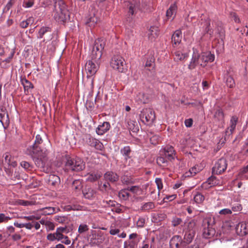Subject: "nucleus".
I'll list each match as a JSON object with an SVG mask.
<instances>
[{
    "label": "nucleus",
    "mask_w": 248,
    "mask_h": 248,
    "mask_svg": "<svg viewBox=\"0 0 248 248\" xmlns=\"http://www.w3.org/2000/svg\"><path fill=\"white\" fill-rule=\"evenodd\" d=\"M202 170L201 167L198 165H195L190 168L188 171L185 173L186 177H192L195 176L197 173L201 171Z\"/></svg>",
    "instance_id": "nucleus-27"
},
{
    "label": "nucleus",
    "mask_w": 248,
    "mask_h": 248,
    "mask_svg": "<svg viewBox=\"0 0 248 248\" xmlns=\"http://www.w3.org/2000/svg\"><path fill=\"white\" fill-rule=\"evenodd\" d=\"M225 78H226V83L227 86L229 88H233L235 85V82L233 78L229 75L228 73Z\"/></svg>",
    "instance_id": "nucleus-41"
},
{
    "label": "nucleus",
    "mask_w": 248,
    "mask_h": 248,
    "mask_svg": "<svg viewBox=\"0 0 248 248\" xmlns=\"http://www.w3.org/2000/svg\"><path fill=\"white\" fill-rule=\"evenodd\" d=\"M227 161L225 158L218 159L212 168V173L214 174H220L224 172L227 167Z\"/></svg>",
    "instance_id": "nucleus-10"
},
{
    "label": "nucleus",
    "mask_w": 248,
    "mask_h": 248,
    "mask_svg": "<svg viewBox=\"0 0 248 248\" xmlns=\"http://www.w3.org/2000/svg\"><path fill=\"white\" fill-rule=\"evenodd\" d=\"M110 64L113 69L119 72H124L126 69L125 60L120 55H114L111 59Z\"/></svg>",
    "instance_id": "nucleus-5"
},
{
    "label": "nucleus",
    "mask_w": 248,
    "mask_h": 248,
    "mask_svg": "<svg viewBox=\"0 0 248 248\" xmlns=\"http://www.w3.org/2000/svg\"><path fill=\"white\" fill-rule=\"evenodd\" d=\"M154 59L151 57L149 60H147L145 64V66L153 68L154 67Z\"/></svg>",
    "instance_id": "nucleus-61"
},
{
    "label": "nucleus",
    "mask_w": 248,
    "mask_h": 248,
    "mask_svg": "<svg viewBox=\"0 0 248 248\" xmlns=\"http://www.w3.org/2000/svg\"><path fill=\"white\" fill-rule=\"evenodd\" d=\"M182 31L180 30H176L172 35L171 40L173 47H177L181 42Z\"/></svg>",
    "instance_id": "nucleus-19"
},
{
    "label": "nucleus",
    "mask_w": 248,
    "mask_h": 248,
    "mask_svg": "<svg viewBox=\"0 0 248 248\" xmlns=\"http://www.w3.org/2000/svg\"><path fill=\"white\" fill-rule=\"evenodd\" d=\"M140 117L144 124H152L155 118V111L150 108H143L140 114Z\"/></svg>",
    "instance_id": "nucleus-6"
},
{
    "label": "nucleus",
    "mask_w": 248,
    "mask_h": 248,
    "mask_svg": "<svg viewBox=\"0 0 248 248\" xmlns=\"http://www.w3.org/2000/svg\"><path fill=\"white\" fill-rule=\"evenodd\" d=\"M195 234V231H186L184 236L183 241L186 246L190 244L193 240Z\"/></svg>",
    "instance_id": "nucleus-22"
},
{
    "label": "nucleus",
    "mask_w": 248,
    "mask_h": 248,
    "mask_svg": "<svg viewBox=\"0 0 248 248\" xmlns=\"http://www.w3.org/2000/svg\"><path fill=\"white\" fill-rule=\"evenodd\" d=\"M194 201L197 204H201L204 200V196L200 193H197L194 197Z\"/></svg>",
    "instance_id": "nucleus-43"
},
{
    "label": "nucleus",
    "mask_w": 248,
    "mask_h": 248,
    "mask_svg": "<svg viewBox=\"0 0 248 248\" xmlns=\"http://www.w3.org/2000/svg\"><path fill=\"white\" fill-rule=\"evenodd\" d=\"M121 181L123 184L125 185H129L133 183V181L130 178L125 176L122 177Z\"/></svg>",
    "instance_id": "nucleus-57"
},
{
    "label": "nucleus",
    "mask_w": 248,
    "mask_h": 248,
    "mask_svg": "<svg viewBox=\"0 0 248 248\" xmlns=\"http://www.w3.org/2000/svg\"><path fill=\"white\" fill-rule=\"evenodd\" d=\"M211 221V218H205L202 221V235L204 238L206 239L212 238L216 233L215 230L210 225Z\"/></svg>",
    "instance_id": "nucleus-7"
},
{
    "label": "nucleus",
    "mask_w": 248,
    "mask_h": 248,
    "mask_svg": "<svg viewBox=\"0 0 248 248\" xmlns=\"http://www.w3.org/2000/svg\"><path fill=\"white\" fill-rule=\"evenodd\" d=\"M170 246L171 248H185L186 247L182 237L178 235H175L170 239Z\"/></svg>",
    "instance_id": "nucleus-11"
},
{
    "label": "nucleus",
    "mask_w": 248,
    "mask_h": 248,
    "mask_svg": "<svg viewBox=\"0 0 248 248\" xmlns=\"http://www.w3.org/2000/svg\"><path fill=\"white\" fill-rule=\"evenodd\" d=\"M21 84L24 87V92L26 94L29 93V90L33 88V84L25 78H21Z\"/></svg>",
    "instance_id": "nucleus-26"
},
{
    "label": "nucleus",
    "mask_w": 248,
    "mask_h": 248,
    "mask_svg": "<svg viewBox=\"0 0 248 248\" xmlns=\"http://www.w3.org/2000/svg\"><path fill=\"white\" fill-rule=\"evenodd\" d=\"M136 99L140 103L145 104L148 101V98L143 93H140L137 95Z\"/></svg>",
    "instance_id": "nucleus-44"
},
{
    "label": "nucleus",
    "mask_w": 248,
    "mask_h": 248,
    "mask_svg": "<svg viewBox=\"0 0 248 248\" xmlns=\"http://www.w3.org/2000/svg\"><path fill=\"white\" fill-rule=\"evenodd\" d=\"M218 184V180L215 176H211L207 180L204 182L202 186L203 188L207 189Z\"/></svg>",
    "instance_id": "nucleus-18"
},
{
    "label": "nucleus",
    "mask_w": 248,
    "mask_h": 248,
    "mask_svg": "<svg viewBox=\"0 0 248 248\" xmlns=\"http://www.w3.org/2000/svg\"><path fill=\"white\" fill-rule=\"evenodd\" d=\"M104 177L107 181L111 182H115L118 180L119 176L112 171H108L104 174Z\"/></svg>",
    "instance_id": "nucleus-24"
},
{
    "label": "nucleus",
    "mask_w": 248,
    "mask_h": 248,
    "mask_svg": "<svg viewBox=\"0 0 248 248\" xmlns=\"http://www.w3.org/2000/svg\"><path fill=\"white\" fill-rule=\"evenodd\" d=\"M14 3V0H10L4 7L3 10V12H7L11 8Z\"/></svg>",
    "instance_id": "nucleus-55"
},
{
    "label": "nucleus",
    "mask_w": 248,
    "mask_h": 248,
    "mask_svg": "<svg viewBox=\"0 0 248 248\" xmlns=\"http://www.w3.org/2000/svg\"><path fill=\"white\" fill-rule=\"evenodd\" d=\"M89 230V227L86 224H80L78 229V232L79 233H82L87 232Z\"/></svg>",
    "instance_id": "nucleus-52"
},
{
    "label": "nucleus",
    "mask_w": 248,
    "mask_h": 248,
    "mask_svg": "<svg viewBox=\"0 0 248 248\" xmlns=\"http://www.w3.org/2000/svg\"><path fill=\"white\" fill-rule=\"evenodd\" d=\"M49 183L53 185H58L60 183V178L59 176L55 175H50L49 177Z\"/></svg>",
    "instance_id": "nucleus-40"
},
{
    "label": "nucleus",
    "mask_w": 248,
    "mask_h": 248,
    "mask_svg": "<svg viewBox=\"0 0 248 248\" xmlns=\"http://www.w3.org/2000/svg\"><path fill=\"white\" fill-rule=\"evenodd\" d=\"M177 11V6L176 3L171 4L169 8L166 11V16L167 19L168 20L171 18L172 20H173L176 16Z\"/></svg>",
    "instance_id": "nucleus-16"
},
{
    "label": "nucleus",
    "mask_w": 248,
    "mask_h": 248,
    "mask_svg": "<svg viewBox=\"0 0 248 248\" xmlns=\"http://www.w3.org/2000/svg\"><path fill=\"white\" fill-rule=\"evenodd\" d=\"M109 205L111 207V210L112 212H116L117 213H121L122 212V209L121 208V205L116 203L114 201H109Z\"/></svg>",
    "instance_id": "nucleus-35"
},
{
    "label": "nucleus",
    "mask_w": 248,
    "mask_h": 248,
    "mask_svg": "<svg viewBox=\"0 0 248 248\" xmlns=\"http://www.w3.org/2000/svg\"><path fill=\"white\" fill-rule=\"evenodd\" d=\"M87 143L91 146L93 147L96 149H101L102 147V144L97 139L89 136L87 140Z\"/></svg>",
    "instance_id": "nucleus-21"
},
{
    "label": "nucleus",
    "mask_w": 248,
    "mask_h": 248,
    "mask_svg": "<svg viewBox=\"0 0 248 248\" xmlns=\"http://www.w3.org/2000/svg\"><path fill=\"white\" fill-rule=\"evenodd\" d=\"M101 176L100 172H93L88 175L87 180L90 182H94L99 179Z\"/></svg>",
    "instance_id": "nucleus-38"
},
{
    "label": "nucleus",
    "mask_w": 248,
    "mask_h": 248,
    "mask_svg": "<svg viewBox=\"0 0 248 248\" xmlns=\"http://www.w3.org/2000/svg\"><path fill=\"white\" fill-rule=\"evenodd\" d=\"M139 242V240L134 239L130 240L128 242V247L129 248H135L138 246V244Z\"/></svg>",
    "instance_id": "nucleus-51"
},
{
    "label": "nucleus",
    "mask_w": 248,
    "mask_h": 248,
    "mask_svg": "<svg viewBox=\"0 0 248 248\" xmlns=\"http://www.w3.org/2000/svg\"><path fill=\"white\" fill-rule=\"evenodd\" d=\"M129 191H131L134 194H139L140 192L141 191V189L139 186H132L131 187H128Z\"/></svg>",
    "instance_id": "nucleus-49"
},
{
    "label": "nucleus",
    "mask_w": 248,
    "mask_h": 248,
    "mask_svg": "<svg viewBox=\"0 0 248 248\" xmlns=\"http://www.w3.org/2000/svg\"><path fill=\"white\" fill-rule=\"evenodd\" d=\"M155 182L157 185V188L159 191L163 188V186L162 183V180L161 178H156L155 180Z\"/></svg>",
    "instance_id": "nucleus-58"
},
{
    "label": "nucleus",
    "mask_w": 248,
    "mask_h": 248,
    "mask_svg": "<svg viewBox=\"0 0 248 248\" xmlns=\"http://www.w3.org/2000/svg\"><path fill=\"white\" fill-rule=\"evenodd\" d=\"M83 186L82 182L79 180H76L73 181L72 184V187L77 191H80L82 188Z\"/></svg>",
    "instance_id": "nucleus-42"
},
{
    "label": "nucleus",
    "mask_w": 248,
    "mask_h": 248,
    "mask_svg": "<svg viewBox=\"0 0 248 248\" xmlns=\"http://www.w3.org/2000/svg\"><path fill=\"white\" fill-rule=\"evenodd\" d=\"M28 154L31 155L36 166L38 168H43L45 165L46 156L48 154L47 150L42 151L34 150L32 149H27Z\"/></svg>",
    "instance_id": "nucleus-2"
},
{
    "label": "nucleus",
    "mask_w": 248,
    "mask_h": 248,
    "mask_svg": "<svg viewBox=\"0 0 248 248\" xmlns=\"http://www.w3.org/2000/svg\"><path fill=\"white\" fill-rule=\"evenodd\" d=\"M110 127L109 122H104L102 124H99L96 129V132L98 135H103L108 130Z\"/></svg>",
    "instance_id": "nucleus-17"
},
{
    "label": "nucleus",
    "mask_w": 248,
    "mask_h": 248,
    "mask_svg": "<svg viewBox=\"0 0 248 248\" xmlns=\"http://www.w3.org/2000/svg\"><path fill=\"white\" fill-rule=\"evenodd\" d=\"M55 236L56 238V240L58 241H60L64 237V235L61 233L60 232L56 230V232L54 233Z\"/></svg>",
    "instance_id": "nucleus-64"
},
{
    "label": "nucleus",
    "mask_w": 248,
    "mask_h": 248,
    "mask_svg": "<svg viewBox=\"0 0 248 248\" xmlns=\"http://www.w3.org/2000/svg\"><path fill=\"white\" fill-rule=\"evenodd\" d=\"M169 161V160H168L164 155H161V153L160 152V156H158L156 159L157 164L163 167H166L168 166Z\"/></svg>",
    "instance_id": "nucleus-30"
},
{
    "label": "nucleus",
    "mask_w": 248,
    "mask_h": 248,
    "mask_svg": "<svg viewBox=\"0 0 248 248\" xmlns=\"http://www.w3.org/2000/svg\"><path fill=\"white\" fill-rule=\"evenodd\" d=\"M160 152L161 153V155H164L169 161H171L175 158V151L173 147L171 146H166L164 149L160 151Z\"/></svg>",
    "instance_id": "nucleus-14"
},
{
    "label": "nucleus",
    "mask_w": 248,
    "mask_h": 248,
    "mask_svg": "<svg viewBox=\"0 0 248 248\" xmlns=\"http://www.w3.org/2000/svg\"><path fill=\"white\" fill-rule=\"evenodd\" d=\"M160 140V138L158 135H155L150 138V142L152 144L156 145L158 144Z\"/></svg>",
    "instance_id": "nucleus-47"
},
{
    "label": "nucleus",
    "mask_w": 248,
    "mask_h": 248,
    "mask_svg": "<svg viewBox=\"0 0 248 248\" xmlns=\"http://www.w3.org/2000/svg\"><path fill=\"white\" fill-rule=\"evenodd\" d=\"M198 25L200 26V28L203 29L205 33L209 34L211 36L213 35L214 31L211 28L210 19L207 15H202Z\"/></svg>",
    "instance_id": "nucleus-8"
},
{
    "label": "nucleus",
    "mask_w": 248,
    "mask_h": 248,
    "mask_svg": "<svg viewBox=\"0 0 248 248\" xmlns=\"http://www.w3.org/2000/svg\"><path fill=\"white\" fill-rule=\"evenodd\" d=\"M139 0H129L127 2V7L128 9V14L129 16H135L140 8L138 5Z\"/></svg>",
    "instance_id": "nucleus-12"
},
{
    "label": "nucleus",
    "mask_w": 248,
    "mask_h": 248,
    "mask_svg": "<svg viewBox=\"0 0 248 248\" xmlns=\"http://www.w3.org/2000/svg\"><path fill=\"white\" fill-rule=\"evenodd\" d=\"M148 2L146 0L142 1L141 4H140V2L139 1L138 6L139 7H140V8L138 9V11H143L144 10H147L148 9Z\"/></svg>",
    "instance_id": "nucleus-48"
},
{
    "label": "nucleus",
    "mask_w": 248,
    "mask_h": 248,
    "mask_svg": "<svg viewBox=\"0 0 248 248\" xmlns=\"http://www.w3.org/2000/svg\"><path fill=\"white\" fill-rule=\"evenodd\" d=\"M99 21L98 17L93 14V16H91L87 21L86 24L91 28H93Z\"/></svg>",
    "instance_id": "nucleus-36"
},
{
    "label": "nucleus",
    "mask_w": 248,
    "mask_h": 248,
    "mask_svg": "<svg viewBox=\"0 0 248 248\" xmlns=\"http://www.w3.org/2000/svg\"><path fill=\"white\" fill-rule=\"evenodd\" d=\"M121 154L124 157V160L127 161L131 158V150L129 146H127L122 148L120 151Z\"/></svg>",
    "instance_id": "nucleus-29"
},
{
    "label": "nucleus",
    "mask_w": 248,
    "mask_h": 248,
    "mask_svg": "<svg viewBox=\"0 0 248 248\" xmlns=\"http://www.w3.org/2000/svg\"><path fill=\"white\" fill-rule=\"evenodd\" d=\"M34 2L33 0H25L23 2V6L26 8H30L33 6Z\"/></svg>",
    "instance_id": "nucleus-60"
},
{
    "label": "nucleus",
    "mask_w": 248,
    "mask_h": 248,
    "mask_svg": "<svg viewBox=\"0 0 248 248\" xmlns=\"http://www.w3.org/2000/svg\"><path fill=\"white\" fill-rule=\"evenodd\" d=\"M51 29L49 27H42L38 31V34L37 36V38L39 39H41L43 38V36L45 33L48 32H51Z\"/></svg>",
    "instance_id": "nucleus-39"
},
{
    "label": "nucleus",
    "mask_w": 248,
    "mask_h": 248,
    "mask_svg": "<svg viewBox=\"0 0 248 248\" xmlns=\"http://www.w3.org/2000/svg\"><path fill=\"white\" fill-rule=\"evenodd\" d=\"M58 209L53 207H46L40 209L42 213L44 215H49L58 211Z\"/></svg>",
    "instance_id": "nucleus-31"
},
{
    "label": "nucleus",
    "mask_w": 248,
    "mask_h": 248,
    "mask_svg": "<svg viewBox=\"0 0 248 248\" xmlns=\"http://www.w3.org/2000/svg\"><path fill=\"white\" fill-rule=\"evenodd\" d=\"M43 142V140L41 136L40 135H37L36 136L35 140L33 145L28 148V149H34V150L38 151H42L43 149H41L40 147L39 146V145ZM43 150H46L44 149Z\"/></svg>",
    "instance_id": "nucleus-25"
},
{
    "label": "nucleus",
    "mask_w": 248,
    "mask_h": 248,
    "mask_svg": "<svg viewBox=\"0 0 248 248\" xmlns=\"http://www.w3.org/2000/svg\"><path fill=\"white\" fill-rule=\"evenodd\" d=\"M11 219V217L6 216L4 214L0 213V223L7 222Z\"/></svg>",
    "instance_id": "nucleus-56"
},
{
    "label": "nucleus",
    "mask_w": 248,
    "mask_h": 248,
    "mask_svg": "<svg viewBox=\"0 0 248 248\" xmlns=\"http://www.w3.org/2000/svg\"><path fill=\"white\" fill-rule=\"evenodd\" d=\"M237 233L243 236L248 234V223L242 222L239 223L236 227Z\"/></svg>",
    "instance_id": "nucleus-15"
},
{
    "label": "nucleus",
    "mask_w": 248,
    "mask_h": 248,
    "mask_svg": "<svg viewBox=\"0 0 248 248\" xmlns=\"http://www.w3.org/2000/svg\"><path fill=\"white\" fill-rule=\"evenodd\" d=\"M196 225V221L194 219H192L188 222L187 225V231H195L194 228Z\"/></svg>",
    "instance_id": "nucleus-46"
},
{
    "label": "nucleus",
    "mask_w": 248,
    "mask_h": 248,
    "mask_svg": "<svg viewBox=\"0 0 248 248\" xmlns=\"http://www.w3.org/2000/svg\"><path fill=\"white\" fill-rule=\"evenodd\" d=\"M202 57L204 58V61L206 64L208 62H213L215 60V55L211 53V52H205L202 53Z\"/></svg>",
    "instance_id": "nucleus-32"
},
{
    "label": "nucleus",
    "mask_w": 248,
    "mask_h": 248,
    "mask_svg": "<svg viewBox=\"0 0 248 248\" xmlns=\"http://www.w3.org/2000/svg\"><path fill=\"white\" fill-rule=\"evenodd\" d=\"M155 207V203L153 202H144L140 207V210L144 212H148Z\"/></svg>",
    "instance_id": "nucleus-34"
},
{
    "label": "nucleus",
    "mask_w": 248,
    "mask_h": 248,
    "mask_svg": "<svg viewBox=\"0 0 248 248\" xmlns=\"http://www.w3.org/2000/svg\"><path fill=\"white\" fill-rule=\"evenodd\" d=\"M171 222L172 225L176 227L182 222V220L181 218L175 217L173 218Z\"/></svg>",
    "instance_id": "nucleus-53"
},
{
    "label": "nucleus",
    "mask_w": 248,
    "mask_h": 248,
    "mask_svg": "<svg viewBox=\"0 0 248 248\" xmlns=\"http://www.w3.org/2000/svg\"><path fill=\"white\" fill-rule=\"evenodd\" d=\"M198 65L204 67L206 65L204 61V58L202 57V54L199 55L198 53L194 52L192 59L188 65L189 69H194Z\"/></svg>",
    "instance_id": "nucleus-9"
},
{
    "label": "nucleus",
    "mask_w": 248,
    "mask_h": 248,
    "mask_svg": "<svg viewBox=\"0 0 248 248\" xmlns=\"http://www.w3.org/2000/svg\"><path fill=\"white\" fill-rule=\"evenodd\" d=\"M105 42L103 40L98 39L95 41L92 52L91 61H93L96 63L100 62Z\"/></svg>",
    "instance_id": "nucleus-4"
},
{
    "label": "nucleus",
    "mask_w": 248,
    "mask_h": 248,
    "mask_svg": "<svg viewBox=\"0 0 248 248\" xmlns=\"http://www.w3.org/2000/svg\"><path fill=\"white\" fill-rule=\"evenodd\" d=\"M242 210V205L238 203H235L232 205V211L239 212Z\"/></svg>",
    "instance_id": "nucleus-50"
},
{
    "label": "nucleus",
    "mask_w": 248,
    "mask_h": 248,
    "mask_svg": "<svg viewBox=\"0 0 248 248\" xmlns=\"http://www.w3.org/2000/svg\"><path fill=\"white\" fill-rule=\"evenodd\" d=\"M84 168L83 161L79 157H69L65 164V170L68 171H78L82 170Z\"/></svg>",
    "instance_id": "nucleus-3"
},
{
    "label": "nucleus",
    "mask_w": 248,
    "mask_h": 248,
    "mask_svg": "<svg viewBox=\"0 0 248 248\" xmlns=\"http://www.w3.org/2000/svg\"><path fill=\"white\" fill-rule=\"evenodd\" d=\"M145 222V218L142 217H140L137 221V226L139 228H142L144 226Z\"/></svg>",
    "instance_id": "nucleus-54"
},
{
    "label": "nucleus",
    "mask_w": 248,
    "mask_h": 248,
    "mask_svg": "<svg viewBox=\"0 0 248 248\" xmlns=\"http://www.w3.org/2000/svg\"><path fill=\"white\" fill-rule=\"evenodd\" d=\"M3 157L4 158V162L7 164H8V163L10 162L11 160L13 158V157L10 155V154L8 153H5L3 155Z\"/></svg>",
    "instance_id": "nucleus-63"
},
{
    "label": "nucleus",
    "mask_w": 248,
    "mask_h": 248,
    "mask_svg": "<svg viewBox=\"0 0 248 248\" xmlns=\"http://www.w3.org/2000/svg\"><path fill=\"white\" fill-rule=\"evenodd\" d=\"M232 213L231 209L228 208H224L219 211V214L223 215H230Z\"/></svg>",
    "instance_id": "nucleus-62"
},
{
    "label": "nucleus",
    "mask_w": 248,
    "mask_h": 248,
    "mask_svg": "<svg viewBox=\"0 0 248 248\" xmlns=\"http://www.w3.org/2000/svg\"><path fill=\"white\" fill-rule=\"evenodd\" d=\"M224 113L220 108L217 109L214 114V118L217 121L222 122L224 121Z\"/></svg>",
    "instance_id": "nucleus-37"
},
{
    "label": "nucleus",
    "mask_w": 248,
    "mask_h": 248,
    "mask_svg": "<svg viewBox=\"0 0 248 248\" xmlns=\"http://www.w3.org/2000/svg\"><path fill=\"white\" fill-rule=\"evenodd\" d=\"M52 14L58 22H64L67 20L69 17L68 11L63 1L59 0L55 3Z\"/></svg>",
    "instance_id": "nucleus-1"
},
{
    "label": "nucleus",
    "mask_w": 248,
    "mask_h": 248,
    "mask_svg": "<svg viewBox=\"0 0 248 248\" xmlns=\"http://www.w3.org/2000/svg\"><path fill=\"white\" fill-rule=\"evenodd\" d=\"M99 62L96 63L93 61L89 60L86 63L85 69L87 71L88 76H92L94 75L98 70Z\"/></svg>",
    "instance_id": "nucleus-13"
},
{
    "label": "nucleus",
    "mask_w": 248,
    "mask_h": 248,
    "mask_svg": "<svg viewBox=\"0 0 248 248\" xmlns=\"http://www.w3.org/2000/svg\"><path fill=\"white\" fill-rule=\"evenodd\" d=\"M217 31H218V33L219 34V38L222 41H223V39L225 38V34H224V30L220 27H217Z\"/></svg>",
    "instance_id": "nucleus-59"
},
{
    "label": "nucleus",
    "mask_w": 248,
    "mask_h": 248,
    "mask_svg": "<svg viewBox=\"0 0 248 248\" xmlns=\"http://www.w3.org/2000/svg\"><path fill=\"white\" fill-rule=\"evenodd\" d=\"M238 121V118L236 116H232L231 117L230 122V126L228 128V130L231 134H232L235 130Z\"/></svg>",
    "instance_id": "nucleus-28"
},
{
    "label": "nucleus",
    "mask_w": 248,
    "mask_h": 248,
    "mask_svg": "<svg viewBox=\"0 0 248 248\" xmlns=\"http://www.w3.org/2000/svg\"><path fill=\"white\" fill-rule=\"evenodd\" d=\"M173 56L176 62L183 61L187 57L186 53L182 52L180 50H174Z\"/></svg>",
    "instance_id": "nucleus-23"
},
{
    "label": "nucleus",
    "mask_w": 248,
    "mask_h": 248,
    "mask_svg": "<svg viewBox=\"0 0 248 248\" xmlns=\"http://www.w3.org/2000/svg\"><path fill=\"white\" fill-rule=\"evenodd\" d=\"M118 196L121 200L126 201L129 199L130 194L129 189H124L120 190L118 193Z\"/></svg>",
    "instance_id": "nucleus-33"
},
{
    "label": "nucleus",
    "mask_w": 248,
    "mask_h": 248,
    "mask_svg": "<svg viewBox=\"0 0 248 248\" xmlns=\"http://www.w3.org/2000/svg\"><path fill=\"white\" fill-rule=\"evenodd\" d=\"M127 127L129 129L133 131H136L137 129V127L136 126H137V124H136V122L133 121H129L127 122Z\"/></svg>",
    "instance_id": "nucleus-45"
},
{
    "label": "nucleus",
    "mask_w": 248,
    "mask_h": 248,
    "mask_svg": "<svg viewBox=\"0 0 248 248\" xmlns=\"http://www.w3.org/2000/svg\"><path fill=\"white\" fill-rule=\"evenodd\" d=\"M96 191L89 186H86L82 190V193L86 199L92 200L96 195Z\"/></svg>",
    "instance_id": "nucleus-20"
}]
</instances>
